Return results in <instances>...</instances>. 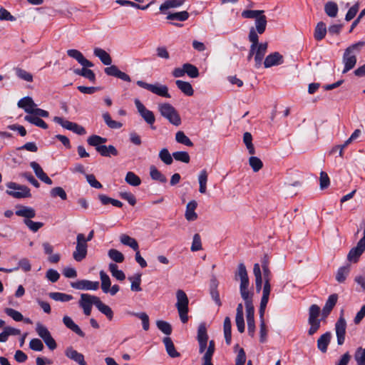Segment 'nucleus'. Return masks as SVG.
<instances>
[{
	"instance_id": "f257e3e1",
	"label": "nucleus",
	"mask_w": 365,
	"mask_h": 365,
	"mask_svg": "<svg viewBox=\"0 0 365 365\" xmlns=\"http://www.w3.org/2000/svg\"><path fill=\"white\" fill-rule=\"evenodd\" d=\"M235 279L240 280V292L242 299L252 297L253 293L248 289L250 285L247 271L244 263H240L235 273Z\"/></svg>"
},
{
	"instance_id": "f03ea898",
	"label": "nucleus",
	"mask_w": 365,
	"mask_h": 365,
	"mask_svg": "<svg viewBox=\"0 0 365 365\" xmlns=\"http://www.w3.org/2000/svg\"><path fill=\"white\" fill-rule=\"evenodd\" d=\"M176 298L177 302L175 306L178 309L181 322L185 324L188 321L187 313L189 311V299L185 292L182 289H178L177 291Z\"/></svg>"
},
{
	"instance_id": "7ed1b4c3",
	"label": "nucleus",
	"mask_w": 365,
	"mask_h": 365,
	"mask_svg": "<svg viewBox=\"0 0 365 365\" xmlns=\"http://www.w3.org/2000/svg\"><path fill=\"white\" fill-rule=\"evenodd\" d=\"M267 25V20L266 16L263 14L259 18H257L255 21V26L250 29L248 39L251 43H253V47L258 41V34H262L266 30Z\"/></svg>"
},
{
	"instance_id": "20e7f679",
	"label": "nucleus",
	"mask_w": 365,
	"mask_h": 365,
	"mask_svg": "<svg viewBox=\"0 0 365 365\" xmlns=\"http://www.w3.org/2000/svg\"><path fill=\"white\" fill-rule=\"evenodd\" d=\"M160 114L168 119L170 123L178 126L181 123V118L176 109L170 103H162L159 105Z\"/></svg>"
},
{
	"instance_id": "39448f33",
	"label": "nucleus",
	"mask_w": 365,
	"mask_h": 365,
	"mask_svg": "<svg viewBox=\"0 0 365 365\" xmlns=\"http://www.w3.org/2000/svg\"><path fill=\"white\" fill-rule=\"evenodd\" d=\"M9 190L6 193L16 199H21L31 197L30 189L26 185H21L16 182H10L6 184Z\"/></svg>"
},
{
	"instance_id": "423d86ee",
	"label": "nucleus",
	"mask_w": 365,
	"mask_h": 365,
	"mask_svg": "<svg viewBox=\"0 0 365 365\" xmlns=\"http://www.w3.org/2000/svg\"><path fill=\"white\" fill-rule=\"evenodd\" d=\"M320 314V307L317 304H312L309 308L308 323L310 328L308 331L309 335L315 334L320 327V319H318Z\"/></svg>"
},
{
	"instance_id": "0eeeda50",
	"label": "nucleus",
	"mask_w": 365,
	"mask_h": 365,
	"mask_svg": "<svg viewBox=\"0 0 365 365\" xmlns=\"http://www.w3.org/2000/svg\"><path fill=\"white\" fill-rule=\"evenodd\" d=\"M364 42L359 41L348 47L344 53V68H353L356 63V55L354 51H359L364 46Z\"/></svg>"
},
{
	"instance_id": "6e6552de",
	"label": "nucleus",
	"mask_w": 365,
	"mask_h": 365,
	"mask_svg": "<svg viewBox=\"0 0 365 365\" xmlns=\"http://www.w3.org/2000/svg\"><path fill=\"white\" fill-rule=\"evenodd\" d=\"M245 304L246 312H247V322L248 334L252 337L255 335V308L252 304V297H247L243 299Z\"/></svg>"
},
{
	"instance_id": "1a4fd4ad",
	"label": "nucleus",
	"mask_w": 365,
	"mask_h": 365,
	"mask_svg": "<svg viewBox=\"0 0 365 365\" xmlns=\"http://www.w3.org/2000/svg\"><path fill=\"white\" fill-rule=\"evenodd\" d=\"M99 297L87 293L81 294L78 306L83 309L86 316H90L93 305L96 307Z\"/></svg>"
},
{
	"instance_id": "9d476101",
	"label": "nucleus",
	"mask_w": 365,
	"mask_h": 365,
	"mask_svg": "<svg viewBox=\"0 0 365 365\" xmlns=\"http://www.w3.org/2000/svg\"><path fill=\"white\" fill-rule=\"evenodd\" d=\"M88 245L86 243L85 235L78 234L76 237V250L73 253V257L76 262H81L87 255Z\"/></svg>"
},
{
	"instance_id": "9b49d317",
	"label": "nucleus",
	"mask_w": 365,
	"mask_h": 365,
	"mask_svg": "<svg viewBox=\"0 0 365 365\" xmlns=\"http://www.w3.org/2000/svg\"><path fill=\"white\" fill-rule=\"evenodd\" d=\"M267 43H259V40L253 47V43L250 46L248 58L250 59L253 55H255V61L256 62V66H259L262 63L263 58L267 52Z\"/></svg>"
},
{
	"instance_id": "f8f14e48",
	"label": "nucleus",
	"mask_w": 365,
	"mask_h": 365,
	"mask_svg": "<svg viewBox=\"0 0 365 365\" xmlns=\"http://www.w3.org/2000/svg\"><path fill=\"white\" fill-rule=\"evenodd\" d=\"M137 85L159 96L170 98V95L168 93V88L165 85H160L159 83L150 84L143 81H138Z\"/></svg>"
},
{
	"instance_id": "ddd939ff",
	"label": "nucleus",
	"mask_w": 365,
	"mask_h": 365,
	"mask_svg": "<svg viewBox=\"0 0 365 365\" xmlns=\"http://www.w3.org/2000/svg\"><path fill=\"white\" fill-rule=\"evenodd\" d=\"M53 121L61 125L63 128L71 130L78 135H82L86 133V129L83 126L77 124L76 123L65 120L61 117L55 116L53 118Z\"/></svg>"
},
{
	"instance_id": "4468645a",
	"label": "nucleus",
	"mask_w": 365,
	"mask_h": 365,
	"mask_svg": "<svg viewBox=\"0 0 365 365\" xmlns=\"http://www.w3.org/2000/svg\"><path fill=\"white\" fill-rule=\"evenodd\" d=\"M346 329V322L344 317L343 310L341 315L335 324V331L337 338L338 345H342L345 341V334Z\"/></svg>"
},
{
	"instance_id": "2eb2a0df",
	"label": "nucleus",
	"mask_w": 365,
	"mask_h": 365,
	"mask_svg": "<svg viewBox=\"0 0 365 365\" xmlns=\"http://www.w3.org/2000/svg\"><path fill=\"white\" fill-rule=\"evenodd\" d=\"M135 104L141 117L148 124L153 125L155 120L153 113L151 110H148L138 99L135 100ZM151 128L153 129L155 128L153 126H151Z\"/></svg>"
},
{
	"instance_id": "dca6fc26",
	"label": "nucleus",
	"mask_w": 365,
	"mask_h": 365,
	"mask_svg": "<svg viewBox=\"0 0 365 365\" xmlns=\"http://www.w3.org/2000/svg\"><path fill=\"white\" fill-rule=\"evenodd\" d=\"M197 339L199 343V352H205L207 345L208 335L206 324L204 322L200 323L198 327Z\"/></svg>"
},
{
	"instance_id": "f3484780",
	"label": "nucleus",
	"mask_w": 365,
	"mask_h": 365,
	"mask_svg": "<svg viewBox=\"0 0 365 365\" xmlns=\"http://www.w3.org/2000/svg\"><path fill=\"white\" fill-rule=\"evenodd\" d=\"M71 287L78 290H97L99 288V282L88 279L78 280L71 283Z\"/></svg>"
},
{
	"instance_id": "a211bd4d",
	"label": "nucleus",
	"mask_w": 365,
	"mask_h": 365,
	"mask_svg": "<svg viewBox=\"0 0 365 365\" xmlns=\"http://www.w3.org/2000/svg\"><path fill=\"white\" fill-rule=\"evenodd\" d=\"M365 251V237H363L357 243L355 247L349 251L347 258L350 262H356L360 256Z\"/></svg>"
},
{
	"instance_id": "6ab92c4d",
	"label": "nucleus",
	"mask_w": 365,
	"mask_h": 365,
	"mask_svg": "<svg viewBox=\"0 0 365 365\" xmlns=\"http://www.w3.org/2000/svg\"><path fill=\"white\" fill-rule=\"evenodd\" d=\"M67 55L75 59L82 66V68H87L94 66L91 61L86 59L83 53L77 49L68 50Z\"/></svg>"
},
{
	"instance_id": "aec40b11",
	"label": "nucleus",
	"mask_w": 365,
	"mask_h": 365,
	"mask_svg": "<svg viewBox=\"0 0 365 365\" xmlns=\"http://www.w3.org/2000/svg\"><path fill=\"white\" fill-rule=\"evenodd\" d=\"M284 61V58L279 52H274L268 55L264 61L266 68L277 66L281 65Z\"/></svg>"
},
{
	"instance_id": "412c9836",
	"label": "nucleus",
	"mask_w": 365,
	"mask_h": 365,
	"mask_svg": "<svg viewBox=\"0 0 365 365\" xmlns=\"http://www.w3.org/2000/svg\"><path fill=\"white\" fill-rule=\"evenodd\" d=\"M338 298L339 297L337 294H332L329 296L322 312V314L324 318L327 317L330 314L337 303Z\"/></svg>"
},
{
	"instance_id": "4be33fe9",
	"label": "nucleus",
	"mask_w": 365,
	"mask_h": 365,
	"mask_svg": "<svg viewBox=\"0 0 365 365\" xmlns=\"http://www.w3.org/2000/svg\"><path fill=\"white\" fill-rule=\"evenodd\" d=\"M31 168L34 170L36 177L47 185H51L53 181L51 178L44 173L39 164L35 161L30 163Z\"/></svg>"
},
{
	"instance_id": "5701e85b",
	"label": "nucleus",
	"mask_w": 365,
	"mask_h": 365,
	"mask_svg": "<svg viewBox=\"0 0 365 365\" xmlns=\"http://www.w3.org/2000/svg\"><path fill=\"white\" fill-rule=\"evenodd\" d=\"M65 355L70 359L74 361L78 365H87V363L85 361L84 356L73 349V347H68L65 351Z\"/></svg>"
},
{
	"instance_id": "b1692460",
	"label": "nucleus",
	"mask_w": 365,
	"mask_h": 365,
	"mask_svg": "<svg viewBox=\"0 0 365 365\" xmlns=\"http://www.w3.org/2000/svg\"><path fill=\"white\" fill-rule=\"evenodd\" d=\"M19 268L25 272H29L31 269V265L29 260L27 258H22L19 261L17 267L11 269L0 267V272L11 273L12 272L17 271Z\"/></svg>"
},
{
	"instance_id": "393cba45",
	"label": "nucleus",
	"mask_w": 365,
	"mask_h": 365,
	"mask_svg": "<svg viewBox=\"0 0 365 365\" xmlns=\"http://www.w3.org/2000/svg\"><path fill=\"white\" fill-rule=\"evenodd\" d=\"M15 214L17 216L23 217L24 219H32L36 217V211L31 207L18 205Z\"/></svg>"
},
{
	"instance_id": "a878e982",
	"label": "nucleus",
	"mask_w": 365,
	"mask_h": 365,
	"mask_svg": "<svg viewBox=\"0 0 365 365\" xmlns=\"http://www.w3.org/2000/svg\"><path fill=\"white\" fill-rule=\"evenodd\" d=\"M63 324L70 330L73 331L75 334L78 335L81 337L85 336V333L81 330V329L77 325L71 317L68 316H64L63 317Z\"/></svg>"
},
{
	"instance_id": "bb28decb",
	"label": "nucleus",
	"mask_w": 365,
	"mask_h": 365,
	"mask_svg": "<svg viewBox=\"0 0 365 365\" xmlns=\"http://www.w3.org/2000/svg\"><path fill=\"white\" fill-rule=\"evenodd\" d=\"M18 106L23 108L24 111L29 114H31L33 110L36 107V104L33 101L32 98L29 96L24 97L20 99L17 103Z\"/></svg>"
},
{
	"instance_id": "cd10ccee",
	"label": "nucleus",
	"mask_w": 365,
	"mask_h": 365,
	"mask_svg": "<svg viewBox=\"0 0 365 365\" xmlns=\"http://www.w3.org/2000/svg\"><path fill=\"white\" fill-rule=\"evenodd\" d=\"M197 203L195 200H191L187 203L185 213V219L187 221H194L197 220V215L195 212V209L197 208Z\"/></svg>"
},
{
	"instance_id": "c85d7f7f",
	"label": "nucleus",
	"mask_w": 365,
	"mask_h": 365,
	"mask_svg": "<svg viewBox=\"0 0 365 365\" xmlns=\"http://www.w3.org/2000/svg\"><path fill=\"white\" fill-rule=\"evenodd\" d=\"M93 54L98 57L105 66H110L112 63V59L110 54L101 48H95Z\"/></svg>"
},
{
	"instance_id": "c756f323",
	"label": "nucleus",
	"mask_w": 365,
	"mask_h": 365,
	"mask_svg": "<svg viewBox=\"0 0 365 365\" xmlns=\"http://www.w3.org/2000/svg\"><path fill=\"white\" fill-rule=\"evenodd\" d=\"M331 334L327 331L322 334L317 340V347L322 352L325 353L327 351V347L330 343Z\"/></svg>"
},
{
	"instance_id": "7c9ffc66",
	"label": "nucleus",
	"mask_w": 365,
	"mask_h": 365,
	"mask_svg": "<svg viewBox=\"0 0 365 365\" xmlns=\"http://www.w3.org/2000/svg\"><path fill=\"white\" fill-rule=\"evenodd\" d=\"M163 343L165 346V350L170 357L177 358L180 356V354L175 349V345L170 337H165L163 339Z\"/></svg>"
},
{
	"instance_id": "2f4dec72",
	"label": "nucleus",
	"mask_w": 365,
	"mask_h": 365,
	"mask_svg": "<svg viewBox=\"0 0 365 365\" xmlns=\"http://www.w3.org/2000/svg\"><path fill=\"white\" fill-rule=\"evenodd\" d=\"M97 152L103 157H110L111 155L117 156L118 151L113 145H102L101 147L97 148Z\"/></svg>"
},
{
	"instance_id": "473e14b6",
	"label": "nucleus",
	"mask_w": 365,
	"mask_h": 365,
	"mask_svg": "<svg viewBox=\"0 0 365 365\" xmlns=\"http://www.w3.org/2000/svg\"><path fill=\"white\" fill-rule=\"evenodd\" d=\"M185 0H166L160 6V11L164 13L166 10L181 6Z\"/></svg>"
},
{
	"instance_id": "72a5a7b5",
	"label": "nucleus",
	"mask_w": 365,
	"mask_h": 365,
	"mask_svg": "<svg viewBox=\"0 0 365 365\" xmlns=\"http://www.w3.org/2000/svg\"><path fill=\"white\" fill-rule=\"evenodd\" d=\"M120 241L123 245L130 247L134 251L139 249L138 242L126 234H122L120 236Z\"/></svg>"
},
{
	"instance_id": "f704fd0d",
	"label": "nucleus",
	"mask_w": 365,
	"mask_h": 365,
	"mask_svg": "<svg viewBox=\"0 0 365 365\" xmlns=\"http://www.w3.org/2000/svg\"><path fill=\"white\" fill-rule=\"evenodd\" d=\"M210 295L212 299L214 300L215 304L220 307L222 305V302L220 298V294L217 290V281L215 278L212 279L211 285H210Z\"/></svg>"
},
{
	"instance_id": "c9c22d12",
	"label": "nucleus",
	"mask_w": 365,
	"mask_h": 365,
	"mask_svg": "<svg viewBox=\"0 0 365 365\" xmlns=\"http://www.w3.org/2000/svg\"><path fill=\"white\" fill-rule=\"evenodd\" d=\"M175 84L178 88L186 96H191L193 95L194 90L190 83L181 80H177L175 81Z\"/></svg>"
},
{
	"instance_id": "e433bc0d",
	"label": "nucleus",
	"mask_w": 365,
	"mask_h": 365,
	"mask_svg": "<svg viewBox=\"0 0 365 365\" xmlns=\"http://www.w3.org/2000/svg\"><path fill=\"white\" fill-rule=\"evenodd\" d=\"M150 176L152 180L158 181L161 183L167 182L166 177L160 170H158L155 165H151L150 167Z\"/></svg>"
},
{
	"instance_id": "4c0bfd02",
	"label": "nucleus",
	"mask_w": 365,
	"mask_h": 365,
	"mask_svg": "<svg viewBox=\"0 0 365 365\" xmlns=\"http://www.w3.org/2000/svg\"><path fill=\"white\" fill-rule=\"evenodd\" d=\"M224 335L227 344H230L232 339V324L229 317H226L223 324Z\"/></svg>"
},
{
	"instance_id": "58836bf2",
	"label": "nucleus",
	"mask_w": 365,
	"mask_h": 365,
	"mask_svg": "<svg viewBox=\"0 0 365 365\" xmlns=\"http://www.w3.org/2000/svg\"><path fill=\"white\" fill-rule=\"evenodd\" d=\"M107 140L106 138L97 135H92L87 139V143L89 145L95 147L97 150V148L103 145V144L106 143Z\"/></svg>"
},
{
	"instance_id": "ea45409f",
	"label": "nucleus",
	"mask_w": 365,
	"mask_h": 365,
	"mask_svg": "<svg viewBox=\"0 0 365 365\" xmlns=\"http://www.w3.org/2000/svg\"><path fill=\"white\" fill-rule=\"evenodd\" d=\"M96 308L106 317L108 318V320H112L113 318V312L111 309V308L105 304L101 302L100 298L98 299V303L96 304Z\"/></svg>"
},
{
	"instance_id": "a19ab883",
	"label": "nucleus",
	"mask_w": 365,
	"mask_h": 365,
	"mask_svg": "<svg viewBox=\"0 0 365 365\" xmlns=\"http://www.w3.org/2000/svg\"><path fill=\"white\" fill-rule=\"evenodd\" d=\"M24 120L31 124L35 125L36 126H38L39 128H41L43 129H47L48 125L47 123L43 120L41 118L37 116H34L31 115H26L24 117Z\"/></svg>"
},
{
	"instance_id": "79ce46f5",
	"label": "nucleus",
	"mask_w": 365,
	"mask_h": 365,
	"mask_svg": "<svg viewBox=\"0 0 365 365\" xmlns=\"http://www.w3.org/2000/svg\"><path fill=\"white\" fill-rule=\"evenodd\" d=\"M338 11V6L334 1H328L324 5V11L331 18H335L337 16Z\"/></svg>"
},
{
	"instance_id": "37998d69",
	"label": "nucleus",
	"mask_w": 365,
	"mask_h": 365,
	"mask_svg": "<svg viewBox=\"0 0 365 365\" xmlns=\"http://www.w3.org/2000/svg\"><path fill=\"white\" fill-rule=\"evenodd\" d=\"M190 16L187 11H178L175 13H170L168 14L166 19L168 20H176L179 21H185L188 19Z\"/></svg>"
},
{
	"instance_id": "c03bdc74",
	"label": "nucleus",
	"mask_w": 365,
	"mask_h": 365,
	"mask_svg": "<svg viewBox=\"0 0 365 365\" xmlns=\"http://www.w3.org/2000/svg\"><path fill=\"white\" fill-rule=\"evenodd\" d=\"M326 34H327L326 24L322 21L319 22L317 24L315 30H314V38L317 41H321L324 38Z\"/></svg>"
},
{
	"instance_id": "a18cd8bd",
	"label": "nucleus",
	"mask_w": 365,
	"mask_h": 365,
	"mask_svg": "<svg viewBox=\"0 0 365 365\" xmlns=\"http://www.w3.org/2000/svg\"><path fill=\"white\" fill-rule=\"evenodd\" d=\"M118 268V265L115 263H110L108 265L112 276L118 280L123 281L125 279V275L122 270H119Z\"/></svg>"
},
{
	"instance_id": "49530a36",
	"label": "nucleus",
	"mask_w": 365,
	"mask_h": 365,
	"mask_svg": "<svg viewBox=\"0 0 365 365\" xmlns=\"http://www.w3.org/2000/svg\"><path fill=\"white\" fill-rule=\"evenodd\" d=\"M48 296L51 299L56 302H69L73 299V296L71 294L62 293V292H50Z\"/></svg>"
},
{
	"instance_id": "de8ad7c7",
	"label": "nucleus",
	"mask_w": 365,
	"mask_h": 365,
	"mask_svg": "<svg viewBox=\"0 0 365 365\" xmlns=\"http://www.w3.org/2000/svg\"><path fill=\"white\" fill-rule=\"evenodd\" d=\"M125 180L128 184L134 187H137L141 184L140 177L131 171L126 173Z\"/></svg>"
},
{
	"instance_id": "09e8293b",
	"label": "nucleus",
	"mask_w": 365,
	"mask_h": 365,
	"mask_svg": "<svg viewBox=\"0 0 365 365\" xmlns=\"http://www.w3.org/2000/svg\"><path fill=\"white\" fill-rule=\"evenodd\" d=\"M349 272L350 267L349 265L341 267L340 268H339L336 274V280L339 283L344 282Z\"/></svg>"
},
{
	"instance_id": "8fccbe9b",
	"label": "nucleus",
	"mask_w": 365,
	"mask_h": 365,
	"mask_svg": "<svg viewBox=\"0 0 365 365\" xmlns=\"http://www.w3.org/2000/svg\"><path fill=\"white\" fill-rule=\"evenodd\" d=\"M101 280V289L104 293H108L110 287V279L109 276L103 270L99 273Z\"/></svg>"
},
{
	"instance_id": "3c124183",
	"label": "nucleus",
	"mask_w": 365,
	"mask_h": 365,
	"mask_svg": "<svg viewBox=\"0 0 365 365\" xmlns=\"http://www.w3.org/2000/svg\"><path fill=\"white\" fill-rule=\"evenodd\" d=\"M131 282L130 289L133 292L141 291L140 283H141V274L138 273L134 276L128 278Z\"/></svg>"
},
{
	"instance_id": "603ef678",
	"label": "nucleus",
	"mask_w": 365,
	"mask_h": 365,
	"mask_svg": "<svg viewBox=\"0 0 365 365\" xmlns=\"http://www.w3.org/2000/svg\"><path fill=\"white\" fill-rule=\"evenodd\" d=\"M108 255L113 262L116 263H122L125 257L122 252L115 249H110L108 252Z\"/></svg>"
},
{
	"instance_id": "864d4df0",
	"label": "nucleus",
	"mask_w": 365,
	"mask_h": 365,
	"mask_svg": "<svg viewBox=\"0 0 365 365\" xmlns=\"http://www.w3.org/2000/svg\"><path fill=\"white\" fill-rule=\"evenodd\" d=\"M175 140L178 143H181L189 147L193 146L192 142L187 135H185V134L182 131H178L176 133Z\"/></svg>"
},
{
	"instance_id": "5fc2aeb1",
	"label": "nucleus",
	"mask_w": 365,
	"mask_h": 365,
	"mask_svg": "<svg viewBox=\"0 0 365 365\" xmlns=\"http://www.w3.org/2000/svg\"><path fill=\"white\" fill-rule=\"evenodd\" d=\"M103 118L106 124L112 129H118L123 125L121 123L112 120L108 113H103Z\"/></svg>"
},
{
	"instance_id": "6e6d98bb",
	"label": "nucleus",
	"mask_w": 365,
	"mask_h": 365,
	"mask_svg": "<svg viewBox=\"0 0 365 365\" xmlns=\"http://www.w3.org/2000/svg\"><path fill=\"white\" fill-rule=\"evenodd\" d=\"M243 142L245 144L249 151V153L251 155H254L255 153V150L252 144V136L250 133L246 132L244 133Z\"/></svg>"
},
{
	"instance_id": "4d7b16f0",
	"label": "nucleus",
	"mask_w": 365,
	"mask_h": 365,
	"mask_svg": "<svg viewBox=\"0 0 365 365\" xmlns=\"http://www.w3.org/2000/svg\"><path fill=\"white\" fill-rule=\"evenodd\" d=\"M36 331L37 334L43 339L51 336L48 329L40 322H37L36 325Z\"/></svg>"
},
{
	"instance_id": "13d9d810",
	"label": "nucleus",
	"mask_w": 365,
	"mask_h": 365,
	"mask_svg": "<svg viewBox=\"0 0 365 365\" xmlns=\"http://www.w3.org/2000/svg\"><path fill=\"white\" fill-rule=\"evenodd\" d=\"M24 223L33 232H36L39 229L43 227L44 224L41 222H34L31 219H24Z\"/></svg>"
},
{
	"instance_id": "bf43d9fd",
	"label": "nucleus",
	"mask_w": 365,
	"mask_h": 365,
	"mask_svg": "<svg viewBox=\"0 0 365 365\" xmlns=\"http://www.w3.org/2000/svg\"><path fill=\"white\" fill-rule=\"evenodd\" d=\"M157 327L165 334L170 335L172 333V327L171 325L163 320H158L156 322Z\"/></svg>"
},
{
	"instance_id": "052dcab7",
	"label": "nucleus",
	"mask_w": 365,
	"mask_h": 365,
	"mask_svg": "<svg viewBox=\"0 0 365 365\" xmlns=\"http://www.w3.org/2000/svg\"><path fill=\"white\" fill-rule=\"evenodd\" d=\"M249 164L254 172H258L263 167L262 161L257 157L252 156L249 159Z\"/></svg>"
},
{
	"instance_id": "680f3d73",
	"label": "nucleus",
	"mask_w": 365,
	"mask_h": 365,
	"mask_svg": "<svg viewBox=\"0 0 365 365\" xmlns=\"http://www.w3.org/2000/svg\"><path fill=\"white\" fill-rule=\"evenodd\" d=\"M263 10H245L242 12V16L245 19H255L259 18L264 14Z\"/></svg>"
},
{
	"instance_id": "e2e57ef3",
	"label": "nucleus",
	"mask_w": 365,
	"mask_h": 365,
	"mask_svg": "<svg viewBox=\"0 0 365 365\" xmlns=\"http://www.w3.org/2000/svg\"><path fill=\"white\" fill-rule=\"evenodd\" d=\"M108 76H115L125 81L130 82V78L128 74L122 72L120 70H105Z\"/></svg>"
},
{
	"instance_id": "0e129e2a",
	"label": "nucleus",
	"mask_w": 365,
	"mask_h": 365,
	"mask_svg": "<svg viewBox=\"0 0 365 365\" xmlns=\"http://www.w3.org/2000/svg\"><path fill=\"white\" fill-rule=\"evenodd\" d=\"M173 158L178 161H180L185 163L190 162V158L187 152L185 151H177L173 153Z\"/></svg>"
},
{
	"instance_id": "69168bd1",
	"label": "nucleus",
	"mask_w": 365,
	"mask_h": 365,
	"mask_svg": "<svg viewBox=\"0 0 365 365\" xmlns=\"http://www.w3.org/2000/svg\"><path fill=\"white\" fill-rule=\"evenodd\" d=\"M133 315L142 321L143 329L145 331H148L150 328V321L148 315L145 312L134 313Z\"/></svg>"
},
{
	"instance_id": "338daca9",
	"label": "nucleus",
	"mask_w": 365,
	"mask_h": 365,
	"mask_svg": "<svg viewBox=\"0 0 365 365\" xmlns=\"http://www.w3.org/2000/svg\"><path fill=\"white\" fill-rule=\"evenodd\" d=\"M159 158L165 165H170L173 161V155H170L167 148H163L160 151Z\"/></svg>"
},
{
	"instance_id": "774afa93",
	"label": "nucleus",
	"mask_w": 365,
	"mask_h": 365,
	"mask_svg": "<svg viewBox=\"0 0 365 365\" xmlns=\"http://www.w3.org/2000/svg\"><path fill=\"white\" fill-rule=\"evenodd\" d=\"M354 359L358 365H365V348H358L355 352Z\"/></svg>"
}]
</instances>
